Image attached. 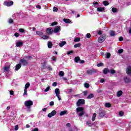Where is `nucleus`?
Segmentation results:
<instances>
[{
	"instance_id": "f257e3e1",
	"label": "nucleus",
	"mask_w": 131,
	"mask_h": 131,
	"mask_svg": "<svg viewBox=\"0 0 131 131\" xmlns=\"http://www.w3.org/2000/svg\"><path fill=\"white\" fill-rule=\"evenodd\" d=\"M83 110H84L83 107H79L76 108V112H80L78 114L79 117H82V116H83V115L84 114V111H83Z\"/></svg>"
},
{
	"instance_id": "f03ea898",
	"label": "nucleus",
	"mask_w": 131,
	"mask_h": 131,
	"mask_svg": "<svg viewBox=\"0 0 131 131\" xmlns=\"http://www.w3.org/2000/svg\"><path fill=\"white\" fill-rule=\"evenodd\" d=\"M24 105L25 107H27V109H30L31 106L33 105V101H32V100L26 101L24 102Z\"/></svg>"
},
{
	"instance_id": "7ed1b4c3",
	"label": "nucleus",
	"mask_w": 131,
	"mask_h": 131,
	"mask_svg": "<svg viewBox=\"0 0 131 131\" xmlns=\"http://www.w3.org/2000/svg\"><path fill=\"white\" fill-rule=\"evenodd\" d=\"M98 115L99 117L103 118L104 116H105V115H106V112H105V111L99 109Z\"/></svg>"
},
{
	"instance_id": "20e7f679",
	"label": "nucleus",
	"mask_w": 131,
	"mask_h": 131,
	"mask_svg": "<svg viewBox=\"0 0 131 131\" xmlns=\"http://www.w3.org/2000/svg\"><path fill=\"white\" fill-rule=\"evenodd\" d=\"M85 103V101L84 100V99H78V101L77 102V106L78 107H79V106H80V105H83L84 104V103Z\"/></svg>"
},
{
	"instance_id": "39448f33",
	"label": "nucleus",
	"mask_w": 131,
	"mask_h": 131,
	"mask_svg": "<svg viewBox=\"0 0 131 131\" xmlns=\"http://www.w3.org/2000/svg\"><path fill=\"white\" fill-rule=\"evenodd\" d=\"M96 72L97 70L94 69L88 70L86 71V73H87V74H89L90 75L93 74V73H96Z\"/></svg>"
},
{
	"instance_id": "423d86ee",
	"label": "nucleus",
	"mask_w": 131,
	"mask_h": 131,
	"mask_svg": "<svg viewBox=\"0 0 131 131\" xmlns=\"http://www.w3.org/2000/svg\"><path fill=\"white\" fill-rule=\"evenodd\" d=\"M14 2L13 1L8 2L5 1L4 3V6H7V7H11V6H13Z\"/></svg>"
},
{
	"instance_id": "0eeeda50",
	"label": "nucleus",
	"mask_w": 131,
	"mask_h": 131,
	"mask_svg": "<svg viewBox=\"0 0 131 131\" xmlns=\"http://www.w3.org/2000/svg\"><path fill=\"white\" fill-rule=\"evenodd\" d=\"M20 63L22 64L23 66H27L28 65V61L24 59H21L20 60Z\"/></svg>"
},
{
	"instance_id": "6e6552de",
	"label": "nucleus",
	"mask_w": 131,
	"mask_h": 131,
	"mask_svg": "<svg viewBox=\"0 0 131 131\" xmlns=\"http://www.w3.org/2000/svg\"><path fill=\"white\" fill-rule=\"evenodd\" d=\"M56 114H57V112H56L55 110H53L51 112V113H49L48 115V117H49V118H51V117H52V116H55Z\"/></svg>"
},
{
	"instance_id": "1a4fd4ad",
	"label": "nucleus",
	"mask_w": 131,
	"mask_h": 131,
	"mask_svg": "<svg viewBox=\"0 0 131 131\" xmlns=\"http://www.w3.org/2000/svg\"><path fill=\"white\" fill-rule=\"evenodd\" d=\"M123 79H124V82H125V83H129V82H131L130 78H129L127 77H124Z\"/></svg>"
},
{
	"instance_id": "9d476101",
	"label": "nucleus",
	"mask_w": 131,
	"mask_h": 131,
	"mask_svg": "<svg viewBox=\"0 0 131 131\" xmlns=\"http://www.w3.org/2000/svg\"><path fill=\"white\" fill-rule=\"evenodd\" d=\"M53 29L51 28H48L46 30V33H48V34H52L53 33Z\"/></svg>"
},
{
	"instance_id": "9b49d317",
	"label": "nucleus",
	"mask_w": 131,
	"mask_h": 131,
	"mask_svg": "<svg viewBox=\"0 0 131 131\" xmlns=\"http://www.w3.org/2000/svg\"><path fill=\"white\" fill-rule=\"evenodd\" d=\"M61 30V27L60 26L56 27L54 29V32L55 33H58Z\"/></svg>"
},
{
	"instance_id": "f8f14e48",
	"label": "nucleus",
	"mask_w": 131,
	"mask_h": 131,
	"mask_svg": "<svg viewBox=\"0 0 131 131\" xmlns=\"http://www.w3.org/2000/svg\"><path fill=\"white\" fill-rule=\"evenodd\" d=\"M22 46H23V42L19 40L16 42V47L19 48V47H22Z\"/></svg>"
},
{
	"instance_id": "ddd939ff",
	"label": "nucleus",
	"mask_w": 131,
	"mask_h": 131,
	"mask_svg": "<svg viewBox=\"0 0 131 131\" xmlns=\"http://www.w3.org/2000/svg\"><path fill=\"white\" fill-rule=\"evenodd\" d=\"M55 93L56 94V97H58L60 95V89L56 88L55 90Z\"/></svg>"
},
{
	"instance_id": "4468645a",
	"label": "nucleus",
	"mask_w": 131,
	"mask_h": 131,
	"mask_svg": "<svg viewBox=\"0 0 131 131\" xmlns=\"http://www.w3.org/2000/svg\"><path fill=\"white\" fill-rule=\"evenodd\" d=\"M3 70L4 72H8L9 70H10V66H8L7 67H4Z\"/></svg>"
},
{
	"instance_id": "2eb2a0df",
	"label": "nucleus",
	"mask_w": 131,
	"mask_h": 131,
	"mask_svg": "<svg viewBox=\"0 0 131 131\" xmlns=\"http://www.w3.org/2000/svg\"><path fill=\"white\" fill-rule=\"evenodd\" d=\"M42 69H49L51 71H52V70H53V69H52V68H51V67L49 66H43Z\"/></svg>"
},
{
	"instance_id": "dca6fc26",
	"label": "nucleus",
	"mask_w": 131,
	"mask_h": 131,
	"mask_svg": "<svg viewBox=\"0 0 131 131\" xmlns=\"http://www.w3.org/2000/svg\"><path fill=\"white\" fill-rule=\"evenodd\" d=\"M103 72L104 74H107V73H109V72H110V70H109V69L108 68H104L103 69Z\"/></svg>"
},
{
	"instance_id": "f3484780",
	"label": "nucleus",
	"mask_w": 131,
	"mask_h": 131,
	"mask_svg": "<svg viewBox=\"0 0 131 131\" xmlns=\"http://www.w3.org/2000/svg\"><path fill=\"white\" fill-rule=\"evenodd\" d=\"M126 73L129 75L131 74V66L128 67L126 70Z\"/></svg>"
},
{
	"instance_id": "a211bd4d",
	"label": "nucleus",
	"mask_w": 131,
	"mask_h": 131,
	"mask_svg": "<svg viewBox=\"0 0 131 131\" xmlns=\"http://www.w3.org/2000/svg\"><path fill=\"white\" fill-rule=\"evenodd\" d=\"M20 68H21V63L17 64L15 66V70H16V71H18Z\"/></svg>"
},
{
	"instance_id": "6ab92c4d",
	"label": "nucleus",
	"mask_w": 131,
	"mask_h": 131,
	"mask_svg": "<svg viewBox=\"0 0 131 131\" xmlns=\"http://www.w3.org/2000/svg\"><path fill=\"white\" fill-rule=\"evenodd\" d=\"M48 47L49 49H52V48H53V43L51 41H48Z\"/></svg>"
},
{
	"instance_id": "aec40b11",
	"label": "nucleus",
	"mask_w": 131,
	"mask_h": 131,
	"mask_svg": "<svg viewBox=\"0 0 131 131\" xmlns=\"http://www.w3.org/2000/svg\"><path fill=\"white\" fill-rule=\"evenodd\" d=\"M65 45H66V41H62L59 43V46L60 47V48H62V47H63V46H65Z\"/></svg>"
},
{
	"instance_id": "412c9836",
	"label": "nucleus",
	"mask_w": 131,
	"mask_h": 131,
	"mask_svg": "<svg viewBox=\"0 0 131 131\" xmlns=\"http://www.w3.org/2000/svg\"><path fill=\"white\" fill-rule=\"evenodd\" d=\"M74 61L76 63H78V62L80 61V57H79V56L75 57Z\"/></svg>"
},
{
	"instance_id": "4be33fe9",
	"label": "nucleus",
	"mask_w": 131,
	"mask_h": 131,
	"mask_svg": "<svg viewBox=\"0 0 131 131\" xmlns=\"http://www.w3.org/2000/svg\"><path fill=\"white\" fill-rule=\"evenodd\" d=\"M122 94H123L122 91L120 90V91H119L117 92V96H118V97H120V96H122Z\"/></svg>"
},
{
	"instance_id": "5701e85b",
	"label": "nucleus",
	"mask_w": 131,
	"mask_h": 131,
	"mask_svg": "<svg viewBox=\"0 0 131 131\" xmlns=\"http://www.w3.org/2000/svg\"><path fill=\"white\" fill-rule=\"evenodd\" d=\"M65 114H67V111H63L59 113L60 116H62V115H65Z\"/></svg>"
},
{
	"instance_id": "b1692460",
	"label": "nucleus",
	"mask_w": 131,
	"mask_h": 131,
	"mask_svg": "<svg viewBox=\"0 0 131 131\" xmlns=\"http://www.w3.org/2000/svg\"><path fill=\"white\" fill-rule=\"evenodd\" d=\"M105 41L104 39H102L101 37L98 38V41L99 42V43H102V42H103Z\"/></svg>"
},
{
	"instance_id": "393cba45",
	"label": "nucleus",
	"mask_w": 131,
	"mask_h": 131,
	"mask_svg": "<svg viewBox=\"0 0 131 131\" xmlns=\"http://www.w3.org/2000/svg\"><path fill=\"white\" fill-rule=\"evenodd\" d=\"M63 21L64 22H65V23H67V24H69V23H71V20L69 19H63Z\"/></svg>"
},
{
	"instance_id": "a878e982",
	"label": "nucleus",
	"mask_w": 131,
	"mask_h": 131,
	"mask_svg": "<svg viewBox=\"0 0 131 131\" xmlns=\"http://www.w3.org/2000/svg\"><path fill=\"white\" fill-rule=\"evenodd\" d=\"M110 36H114L115 35V31H111L110 32Z\"/></svg>"
},
{
	"instance_id": "bb28decb",
	"label": "nucleus",
	"mask_w": 131,
	"mask_h": 131,
	"mask_svg": "<svg viewBox=\"0 0 131 131\" xmlns=\"http://www.w3.org/2000/svg\"><path fill=\"white\" fill-rule=\"evenodd\" d=\"M94 95L93 93L90 94L88 97H87V99H93V98H94Z\"/></svg>"
},
{
	"instance_id": "cd10ccee",
	"label": "nucleus",
	"mask_w": 131,
	"mask_h": 131,
	"mask_svg": "<svg viewBox=\"0 0 131 131\" xmlns=\"http://www.w3.org/2000/svg\"><path fill=\"white\" fill-rule=\"evenodd\" d=\"M29 86H30V83L27 82V83L25 84V90H27V89H28V88H29Z\"/></svg>"
},
{
	"instance_id": "c85d7f7f",
	"label": "nucleus",
	"mask_w": 131,
	"mask_h": 131,
	"mask_svg": "<svg viewBox=\"0 0 131 131\" xmlns=\"http://www.w3.org/2000/svg\"><path fill=\"white\" fill-rule=\"evenodd\" d=\"M104 106H105V107H107V108H110V107H111V106H112V104H111V103L106 102V103H105Z\"/></svg>"
},
{
	"instance_id": "c756f323",
	"label": "nucleus",
	"mask_w": 131,
	"mask_h": 131,
	"mask_svg": "<svg viewBox=\"0 0 131 131\" xmlns=\"http://www.w3.org/2000/svg\"><path fill=\"white\" fill-rule=\"evenodd\" d=\"M109 73H111V74H114L115 73H116V71L113 69L110 70Z\"/></svg>"
},
{
	"instance_id": "7c9ffc66",
	"label": "nucleus",
	"mask_w": 131,
	"mask_h": 131,
	"mask_svg": "<svg viewBox=\"0 0 131 131\" xmlns=\"http://www.w3.org/2000/svg\"><path fill=\"white\" fill-rule=\"evenodd\" d=\"M49 37H50L47 35H43L41 37L43 39H48Z\"/></svg>"
},
{
	"instance_id": "2f4dec72",
	"label": "nucleus",
	"mask_w": 131,
	"mask_h": 131,
	"mask_svg": "<svg viewBox=\"0 0 131 131\" xmlns=\"http://www.w3.org/2000/svg\"><path fill=\"white\" fill-rule=\"evenodd\" d=\"M80 41V37H76L74 39V41L75 42H78V41Z\"/></svg>"
},
{
	"instance_id": "473e14b6",
	"label": "nucleus",
	"mask_w": 131,
	"mask_h": 131,
	"mask_svg": "<svg viewBox=\"0 0 131 131\" xmlns=\"http://www.w3.org/2000/svg\"><path fill=\"white\" fill-rule=\"evenodd\" d=\"M97 115H96V113H94L92 117V121H95L96 120V117Z\"/></svg>"
},
{
	"instance_id": "72a5a7b5",
	"label": "nucleus",
	"mask_w": 131,
	"mask_h": 131,
	"mask_svg": "<svg viewBox=\"0 0 131 131\" xmlns=\"http://www.w3.org/2000/svg\"><path fill=\"white\" fill-rule=\"evenodd\" d=\"M112 11L113 12V13H117V9H116V8H115V7H113L112 9Z\"/></svg>"
},
{
	"instance_id": "f704fd0d",
	"label": "nucleus",
	"mask_w": 131,
	"mask_h": 131,
	"mask_svg": "<svg viewBox=\"0 0 131 131\" xmlns=\"http://www.w3.org/2000/svg\"><path fill=\"white\" fill-rule=\"evenodd\" d=\"M103 4L104 5V6H108L109 3H108V1H104L103 2Z\"/></svg>"
},
{
	"instance_id": "c9c22d12",
	"label": "nucleus",
	"mask_w": 131,
	"mask_h": 131,
	"mask_svg": "<svg viewBox=\"0 0 131 131\" xmlns=\"http://www.w3.org/2000/svg\"><path fill=\"white\" fill-rule=\"evenodd\" d=\"M97 11L98 12H103L104 11V8H97Z\"/></svg>"
},
{
	"instance_id": "e433bc0d",
	"label": "nucleus",
	"mask_w": 131,
	"mask_h": 131,
	"mask_svg": "<svg viewBox=\"0 0 131 131\" xmlns=\"http://www.w3.org/2000/svg\"><path fill=\"white\" fill-rule=\"evenodd\" d=\"M73 53H74V52L72 50H71V51H69L67 52V55H71V54H73Z\"/></svg>"
},
{
	"instance_id": "4c0bfd02",
	"label": "nucleus",
	"mask_w": 131,
	"mask_h": 131,
	"mask_svg": "<svg viewBox=\"0 0 131 131\" xmlns=\"http://www.w3.org/2000/svg\"><path fill=\"white\" fill-rule=\"evenodd\" d=\"M81 46L80 43H76L74 45V48H79Z\"/></svg>"
},
{
	"instance_id": "58836bf2",
	"label": "nucleus",
	"mask_w": 131,
	"mask_h": 131,
	"mask_svg": "<svg viewBox=\"0 0 131 131\" xmlns=\"http://www.w3.org/2000/svg\"><path fill=\"white\" fill-rule=\"evenodd\" d=\"M59 76H64V72L61 71H60V72H59Z\"/></svg>"
},
{
	"instance_id": "ea45409f",
	"label": "nucleus",
	"mask_w": 131,
	"mask_h": 131,
	"mask_svg": "<svg viewBox=\"0 0 131 131\" xmlns=\"http://www.w3.org/2000/svg\"><path fill=\"white\" fill-rule=\"evenodd\" d=\"M36 34H37V35H42V34H43V33L40 31H37Z\"/></svg>"
},
{
	"instance_id": "a19ab883",
	"label": "nucleus",
	"mask_w": 131,
	"mask_h": 131,
	"mask_svg": "<svg viewBox=\"0 0 131 131\" xmlns=\"http://www.w3.org/2000/svg\"><path fill=\"white\" fill-rule=\"evenodd\" d=\"M110 57H111V54H110V53H106V58L110 59Z\"/></svg>"
},
{
	"instance_id": "79ce46f5",
	"label": "nucleus",
	"mask_w": 131,
	"mask_h": 131,
	"mask_svg": "<svg viewBox=\"0 0 131 131\" xmlns=\"http://www.w3.org/2000/svg\"><path fill=\"white\" fill-rule=\"evenodd\" d=\"M102 39H104V40H105L106 38V34H103L102 35V37H100Z\"/></svg>"
},
{
	"instance_id": "37998d69",
	"label": "nucleus",
	"mask_w": 131,
	"mask_h": 131,
	"mask_svg": "<svg viewBox=\"0 0 131 131\" xmlns=\"http://www.w3.org/2000/svg\"><path fill=\"white\" fill-rule=\"evenodd\" d=\"M84 88H86V89H89V88H90V84H89L88 83H85L84 84Z\"/></svg>"
},
{
	"instance_id": "c03bdc74",
	"label": "nucleus",
	"mask_w": 131,
	"mask_h": 131,
	"mask_svg": "<svg viewBox=\"0 0 131 131\" xmlns=\"http://www.w3.org/2000/svg\"><path fill=\"white\" fill-rule=\"evenodd\" d=\"M124 114V113L122 111H120L119 113V115H120V116H121V117L123 116Z\"/></svg>"
},
{
	"instance_id": "a18cd8bd",
	"label": "nucleus",
	"mask_w": 131,
	"mask_h": 131,
	"mask_svg": "<svg viewBox=\"0 0 131 131\" xmlns=\"http://www.w3.org/2000/svg\"><path fill=\"white\" fill-rule=\"evenodd\" d=\"M98 67H101V66H104V63L103 62H100L97 64Z\"/></svg>"
},
{
	"instance_id": "49530a36",
	"label": "nucleus",
	"mask_w": 131,
	"mask_h": 131,
	"mask_svg": "<svg viewBox=\"0 0 131 131\" xmlns=\"http://www.w3.org/2000/svg\"><path fill=\"white\" fill-rule=\"evenodd\" d=\"M118 54H122V53H123V49H119L118 51Z\"/></svg>"
},
{
	"instance_id": "de8ad7c7",
	"label": "nucleus",
	"mask_w": 131,
	"mask_h": 131,
	"mask_svg": "<svg viewBox=\"0 0 131 131\" xmlns=\"http://www.w3.org/2000/svg\"><path fill=\"white\" fill-rule=\"evenodd\" d=\"M50 86H48L44 91V92H49L50 91Z\"/></svg>"
},
{
	"instance_id": "09e8293b",
	"label": "nucleus",
	"mask_w": 131,
	"mask_h": 131,
	"mask_svg": "<svg viewBox=\"0 0 131 131\" xmlns=\"http://www.w3.org/2000/svg\"><path fill=\"white\" fill-rule=\"evenodd\" d=\"M53 11V12H58V8H57L56 7H54Z\"/></svg>"
},
{
	"instance_id": "8fccbe9b",
	"label": "nucleus",
	"mask_w": 131,
	"mask_h": 131,
	"mask_svg": "<svg viewBox=\"0 0 131 131\" xmlns=\"http://www.w3.org/2000/svg\"><path fill=\"white\" fill-rule=\"evenodd\" d=\"M9 23H10V24H12V23H14V20H13V19L10 18L9 20Z\"/></svg>"
},
{
	"instance_id": "3c124183",
	"label": "nucleus",
	"mask_w": 131,
	"mask_h": 131,
	"mask_svg": "<svg viewBox=\"0 0 131 131\" xmlns=\"http://www.w3.org/2000/svg\"><path fill=\"white\" fill-rule=\"evenodd\" d=\"M86 36L87 38H91V37L92 36V35H91L90 33H87L86 35Z\"/></svg>"
},
{
	"instance_id": "603ef678",
	"label": "nucleus",
	"mask_w": 131,
	"mask_h": 131,
	"mask_svg": "<svg viewBox=\"0 0 131 131\" xmlns=\"http://www.w3.org/2000/svg\"><path fill=\"white\" fill-rule=\"evenodd\" d=\"M57 24H58V23L54 21L51 24V26H55V25H57Z\"/></svg>"
},
{
	"instance_id": "864d4df0",
	"label": "nucleus",
	"mask_w": 131,
	"mask_h": 131,
	"mask_svg": "<svg viewBox=\"0 0 131 131\" xmlns=\"http://www.w3.org/2000/svg\"><path fill=\"white\" fill-rule=\"evenodd\" d=\"M27 95V89H24V96Z\"/></svg>"
},
{
	"instance_id": "5fc2aeb1",
	"label": "nucleus",
	"mask_w": 131,
	"mask_h": 131,
	"mask_svg": "<svg viewBox=\"0 0 131 131\" xmlns=\"http://www.w3.org/2000/svg\"><path fill=\"white\" fill-rule=\"evenodd\" d=\"M55 105V102L54 101H51L50 102V106H54Z\"/></svg>"
},
{
	"instance_id": "6e6d98bb",
	"label": "nucleus",
	"mask_w": 131,
	"mask_h": 131,
	"mask_svg": "<svg viewBox=\"0 0 131 131\" xmlns=\"http://www.w3.org/2000/svg\"><path fill=\"white\" fill-rule=\"evenodd\" d=\"M97 34H98V35H101V34H102V31L101 30L98 31Z\"/></svg>"
},
{
	"instance_id": "4d7b16f0",
	"label": "nucleus",
	"mask_w": 131,
	"mask_h": 131,
	"mask_svg": "<svg viewBox=\"0 0 131 131\" xmlns=\"http://www.w3.org/2000/svg\"><path fill=\"white\" fill-rule=\"evenodd\" d=\"M119 41H122V40H123V37H122V36H121L119 38Z\"/></svg>"
},
{
	"instance_id": "13d9d810",
	"label": "nucleus",
	"mask_w": 131,
	"mask_h": 131,
	"mask_svg": "<svg viewBox=\"0 0 131 131\" xmlns=\"http://www.w3.org/2000/svg\"><path fill=\"white\" fill-rule=\"evenodd\" d=\"M57 82H54L53 83L52 86H57Z\"/></svg>"
},
{
	"instance_id": "bf43d9fd",
	"label": "nucleus",
	"mask_w": 131,
	"mask_h": 131,
	"mask_svg": "<svg viewBox=\"0 0 131 131\" xmlns=\"http://www.w3.org/2000/svg\"><path fill=\"white\" fill-rule=\"evenodd\" d=\"M19 34H18V33H14V36H15L16 37H18Z\"/></svg>"
},
{
	"instance_id": "052dcab7",
	"label": "nucleus",
	"mask_w": 131,
	"mask_h": 131,
	"mask_svg": "<svg viewBox=\"0 0 131 131\" xmlns=\"http://www.w3.org/2000/svg\"><path fill=\"white\" fill-rule=\"evenodd\" d=\"M19 32H21L22 33H23V32H24L25 30L23 29H19Z\"/></svg>"
},
{
	"instance_id": "680f3d73",
	"label": "nucleus",
	"mask_w": 131,
	"mask_h": 131,
	"mask_svg": "<svg viewBox=\"0 0 131 131\" xmlns=\"http://www.w3.org/2000/svg\"><path fill=\"white\" fill-rule=\"evenodd\" d=\"M10 94L11 96H13V95H14V91L13 90H11L10 92Z\"/></svg>"
},
{
	"instance_id": "e2e57ef3",
	"label": "nucleus",
	"mask_w": 131,
	"mask_h": 131,
	"mask_svg": "<svg viewBox=\"0 0 131 131\" xmlns=\"http://www.w3.org/2000/svg\"><path fill=\"white\" fill-rule=\"evenodd\" d=\"M98 2H93V7H96V5H98Z\"/></svg>"
},
{
	"instance_id": "0e129e2a",
	"label": "nucleus",
	"mask_w": 131,
	"mask_h": 131,
	"mask_svg": "<svg viewBox=\"0 0 131 131\" xmlns=\"http://www.w3.org/2000/svg\"><path fill=\"white\" fill-rule=\"evenodd\" d=\"M97 93H98V94H101V93H102V90H100V89H98L97 91Z\"/></svg>"
},
{
	"instance_id": "69168bd1",
	"label": "nucleus",
	"mask_w": 131,
	"mask_h": 131,
	"mask_svg": "<svg viewBox=\"0 0 131 131\" xmlns=\"http://www.w3.org/2000/svg\"><path fill=\"white\" fill-rule=\"evenodd\" d=\"M83 63H84V60H80V62H79L80 64H83Z\"/></svg>"
},
{
	"instance_id": "338daca9",
	"label": "nucleus",
	"mask_w": 131,
	"mask_h": 131,
	"mask_svg": "<svg viewBox=\"0 0 131 131\" xmlns=\"http://www.w3.org/2000/svg\"><path fill=\"white\" fill-rule=\"evenodd\" d=\"M36 8H37V9H41V6H40V5H37Z\"/></svg>"
},
{
	"instance_id": "774afa93",
	"label": "nucleus",
	"mask_w": 131,
	"mask_h": 131,
	"mask_svg": "<svg viewBox=\"0 0 131 131\" xmlns=\"http://www.w3.org/2000/svg\"><path fill=\"white\" fill-rule=\"evenodd\" d=\"M32 131H38V128H35Z\"/></svg>"
}]
</instances>
